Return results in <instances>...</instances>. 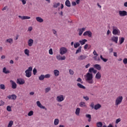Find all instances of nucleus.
Masks as SVG:
<instances>
[{
    "label": "nucleus",
    "mask_w": 127,
    "mask_h": 127,
    "mask_svg": "<svg viewBox=\"0 0 127 127\" xmlns=\"http://www.w3.org/2000/svg\"><path fill=\"white\" fill-rule=\"evenodd\" d=\"M85 80L89 84H93L94 82L93 80V74L89 72L87 73L85 75Z\"/></svg>",
    "instance_id": "obj_1"
},
{
    "label": "nucleus",
    "mask_w": 127,
    "mask_h": 127,
    "mask_svg": "<svg viewBox=\"0 0 127 127\" xmlns=\"http://www.w3.org/2000/svg\"><path fill=\"white\" fill-rule=\"evenodd\" d=\"M123 100V96L117 97L116 99V101L115 102V105H116V106H118V105L122 104Z\"/></svg>",
    "instance_id": "obj_2"
},
{
    "label": "nucleus",
    "mask_w": 127,
    "mask_h": 127,
    "mask_svg": "<svg viewBox=\"0 0 127 127\" xmlns=\"http://www.w3.org/2000/svg\"><path fill=\"white\" fill-rule=\"evenodd\" d=\"M113 31H112V34L115 35H119L120 34V31L116 26H113Z\"/></svg>",
    "instance_id": "obj_3"
},
{
    "label": "nucleus",
    "mask_w": 127,
    "mask_h": 127,
    "mask_svg": "<svg viewBox=\"0 0 127 127\" xmlns=\"http://www.w3.org/2000/svg\"><path fill=\"white\" fill-rule=\"evenodd\" d=\"M67 52V49L65 47H62L60 49V54L63 55Z\"/></svg>",
    "instance_id": "obj_4"
},
{
    "label": "nucleus",
    "mask_w": 127,
    "mask_h": 127,
    "mask_svg": "<svg viewBox=\"0 0 127 127\" xmlns=\"http://www.w3.org/2000/svg\"><path fill=\"white\" fill-rule=\"evenodd\" d=\"M56 100L58 102H61L64 100V97L63 95H60L58 96H57Z\"/></svg>",
    "instance_id": "obj_5"
},
{
    "label": "nucleus",
    "mask_w": 127,
    "mask_h": 127,
    "mask_svg": "<svg viewBox=\"0 0 127 127\" xmlns=\"http://www.w3.org/2000/svg\"><path fill=\"white\" fill-rule=\"evenodd\" d=\"M88 36L89 38H91L92 36V32L90 31H87L86 32H84L83 33V36Z\"/></svg>",
    "instance_id": "obj_6"
},
{
    "label": "nucleus",
    "mask_w": 127,
    "mask_h": 127,
    "mask_svg": "<svg viewBox=\"0 0 127 127\" xmlns=\"http://www.w3.org/2000/svg\"><path fill=\"white\" fill-rule=\"evenodd\" d=\"M119 14L120 16H126L127 15V12L125 10H120Z\"/></svg>",
    "instance_id": "obj_7"
},
{
    "label": "nucleus",
    "mask_w": 127,
    "mask_h": 127,
    "mask_svg": "<svg viewBox=\"0 0 127 127\" xmlns=\"http://www.w3.org/2000/svg\"><path fill=\"white\" fill-rule=\"evenodd\" d=\"M25 83L23 79L17 78V83L19 85H23Z\"/></svg>",
    "instance_id": "obj_8"
},
{
    "label": "nucleus",
    "mask_w": 127,
    "mask_h": 127,
    "mask_svg": "<svg viewBox=\"0 0 127 127\" xmlns=\"http://www.w3.org/2000/svg\"><path fill=\"white\" fill-rule=\"evenodd\" d=\"M7 98L9 100H16L17 96L16 95H14V94L11 95H8V96H7Z\"/></svg>",
    "instance_id": "obj_9"
},
{
    "label": "nucleus",
    "mask_w": 127,
    "mask_h": 127,
    "mask_svg": "<svg viewBox=\"0 0 127 127\" xmlns=\"http://www.w3.org/2000/svg\"><path fill=\"white\" fill-rule=\"evenodd\" d=\"M36 105H37L38 107H39L40 109H45V111H47V108L45 107V106H42L41 103H40V101L36 102Z\"/></svg>",
    "instance_id": "obj_10"
},
{
    "label": "nucleus",
    "mask_w": 127,
    "mask_h": 127,
    "mask_svg": "<svg viewBox=\"0 0 127 127\" xmlns=\"http://www.w3.org/2000/svg\"><path fill=\"white\" fill-rule=\"evenodd\" d=\"M86 28H79L77 29V32H79V36H81L83 32L85 31Z\"/></svg>",
    "instance_id": "obj_11"
},
{
    "label": "nucleus",
    "mask_w": 127,
    "mask_h": 127,
    "mask_svg": "<svg viewBox=\"0 0 127 127\" xmlns=\"http://www.w3.org/2000/svg\"><path fill=\"white\" fill-rule=\"evenodd\" d=\"M110 40H111L113 42H115V43L116 44H118V37H115V36L112 37Z\"/></svg>",
    "instance_id": "obj_12"
},
{
    "label": "nucleus",
    "mask_w": 127,
    "mask_h": 127,
    "mask_svg": "<svg viewBox=\"0 0 127 127\" xmlns=\"http://www.w3.org/2000/svg\"><path fill=\"white\" fill-rule=\"evenodd\" d=\"M10 82L11 83V85H12V89H16L17 87V84L16 82H14L13 80H10Z\"/></svg>",
    "instance_id": "obj_13"
},
{
    "label": "nucleus",
    "mask_w": 127,
    "mask_h": 127,
    "mask_svg": "<svg viewBox=\"0 0 127 127\" xmlns=\"http://www.w3.org/2000/svg\"><path fill=\"white\" fill-rule=\"evenodd\" d=\"M57 60L64 61L65 60V57L64 56L62 57L61 55H58L56 56Z\"/></svg>",
    "instance_id": "obj_14"
},
{
    "label": "nucleus",
    "mask_w": 127,
    "mask_h": 127,
    "mask_svg": "<svg viewBox=\"0 0 127 127\" xmlns=\"http://www.w3.org/2000/svg\"><path fill=\"white\" fill-rule=\"evenodd\" d=\"M18 17L19 18H21L22 20H26V19H30L31 18L30 17H29L27 16H22L21 15H19Z\"/></svg>",
    "instance_id": "obj_15"
},
{
    "label": "nucleus",
    "mask_w": 127,
    "mask_h": 127,
    "mask_svg": "<svg viewBox=\"0 0 127 127\" xmlns=\"http://www.w3.org/2000/svg\"><path fill=\"white\" fill-rule=\"evenodd\" d=\"M93 67L98 70H101V66L99 64H95L93 65Z\"/></svg>",
    "instance_id": "obj_16"
},
{
    "label": "nucleus",
    "mask_w": 127,
    "mask_h": 127,
    "mask_svg": "<svg viewBox=\"0 0 127 127\" xmlns=\"http://www.w3.org/2000/svg\"><path fill=\"white\" fill-rule=\"evenodd\" d=\"M87 58V56L86 55H80L78 57V60H84Z\"/></svg>",
    "instance_id": "obj_17"
},
{
    "label": "nucleus",
    "mask_w": 127,
    "mask_h": 127,
    "mask_svg": "<svg viewBox=\"0 0 127 127\" xmlns=\"http://www.w3.org/2000/svg\"><path fill=\"white\" fill-rule=\"evenodd\" d=\"M33 44V40L32 39H29L28 41V45L29 47H31Z\"/></svg>",
    "instance_id": "obj_18"
},
{
    "label": "nucleus",
    "mask_w": 127,
    "mask_h": 127,
    "mask_svg": "<svg viewBox=\"0 0 127 127\" xmlns=\"http://www.w3.org/2000/svg\"><path fill=\"white\" fill-rule=\"evenodd\" d=\"M5 43L12 44V43H13V39L11 38L7 39V40H6Z\"/></svg>",
    "instance_id": "obj_19"
},
{
    "label": "nucleus",
    "mask_w": 127,
    "mask_h": 127,
    "mask_svg": "<svg viewBox=\"0 0 127 127\" xmlns=\"http://www.w3.org/2000/svg\"><path fill=\"white\" fill-rule=\"evenodd\" d=\"M36 20L38 21V22L43 23L44 22V19L40 17H36Z\"/></svg>",
    "instance_id": "obj_20"
},
{
    "label": "nucleus",
    "mask_w": 127,
    "mask_h": 127,
    "mask_svg": "<svg viewBox=\"0 0 127 127\" xmlns=\"http://www.w3.org/2000/svg\"><path fill=\"white\" fill-rule=\"evenodd\" d=\"M101 108V105L100 104H97L95 105L94 107V109H95V110H98V109H100Z\"/></svg>",
    "instance_id": "obj_21"
},
{
    "label": "nucleus",
    "mask_w": 127,
    "mask_h": 127,
    "mask_svg": "<svg viewBox=\"0 0 127 127\" xmlns=\"http://www.w3.org/2000/svg\"><path fill=\"white\" fill-rule=\"evenodd\" d=\"M65 5L68 7H71V2L69 1V0H66L65 2Z\"/></svg>",
    "instance_id": "obj_22"
},
{
    "label": "nucleus",
    "mask_w": 127,
    "mask_h": 127,
    "mask_svg": "<svg viewBox=\"0 0 127 127\" xmlns=\"http://www.w3.org/2000/svg\"><path fill=\"white\" fill-rule=\"evenodd\" d=\"M95 78L97 79H100L101 78V74L100 72H98V73H96V74L95 75Z\"/></svg>",
    "instance_id": "obj_23"
},
{
    "label": "nucleus",
    "mask_w": 127,
    "mask_h": 127,
    "mask_svg": "<svg viewBox=\"0 0 127 127\" xmlns=\"http://www.w3.org/2000/svg\"><path fill=\"white\" fill-rule=\"evenodd\" d=\"M79 42L80 44H81V45H85L86 42H87V40L84 39L83 40H80L79 41Z\"/></svg>",
    "instance_id": "obj_24"
},
{
    "label": "nucleus",
    "mask_w": 127,
    "mask_h": 127,
    "mask_svg": "<svg viewBox=\"0 0 127 127\" xmlns=\"http://www.w3.org/2000/svg\"><path fill=\"white\" fill-rule=\"evenodd\" d=\"M79 113H80V108H77L76 109H75V114L77 116H79Z\"/></svg>",
    "instance_id": "obj_25"
},
{
    "label": "nucleus",
    "mask_w": 127,
    "mask_h": 127,
    "mask_svg": "<svg viewBox=\"0 0 127 127\" xmlns=\"http://www.w3.org/2000/svg\"><path fill=\"white\" fill-rule=\"evenodd\" d=\"M124 42H125L124 37H121V38H119V44L122 45Z\"/></svg>",
    "instance_id": "obj_26"
},
{
    "label": "nucleus",
    "mask_w": 127,
    "mask_h": 127,
    "mask_svg": "<svg viewBox=\"0 0 127 127\" xmlns=\"http://www.w3.org/2000/svg\"><path fill=\"white\" fill-rule=\"evenodd\" d=\"M25 73H26V76L28 78H30L31 76V71H25Z\"/></svg>",
    "instance_id": "obj_27"
},
{
    "label": "nucleus",
    "mask_w": 127,
    "mask_h": 127,
    "mask_svg": "<svg viewBox=\"0 0 127 127\" xmlns=\"http://www.w3.org/2000/svg\"><path fill=\"white\" fill-rule=\"evenodd\" d=\"M54 73L55 74V76H58L60 75V71L58 69H55L54 70Z\"/></svg>",
    "instance_id": "obj_28"
},
{
    "label": "nucleus",
    "mask_w": 127,
    "mask_h": 127,
    "mask_svg": "<svg viewBox=\"0 0 127 127\" xmlns=\"http://www.w3.org/2000/svg\"><path fill=\"white\" fill-rule=\"evenodd\" d=\"M79 107L86 108L87 106L85 102H81L79 103Z\"/></svg>",
    "instance_id": "obj_29"
},
{
    "label": "nucleus",
    "mask_w": 127,
    "mask_h": 127,
    "mask_svg": "<svg viewBox=\"0 0 127 127\" xmlns=\"http://www.w3.org/2000/svg\"><path fill=\"white\" fill-rule=\"evenodd\" d=\"M24 53L25 54V55H26L27 56H30V51L28 49H25L24 50Z\"/></svg>",
    "instance_id": "obj_30"
},
{
    "label": "nucleus",
    "mask_w": 127,
    "mask_h": 127,
    "mask_svg": "<svg viewBox=\"0 0 127 127\" xmlns=\"http://www.w3.org/2000/svg\"><path fill=\"white\" fill-rule=\"evenodd\" d=\"M3 73L5 74H8L10 73V71L9 70L6 69V67H3Z\"/></svg>",
    "instance_id": "obj_31"
},
{
    "label": "nucleus",
    "mask_w": 127,
    "mask_h": 127,
    "mask_svg": "<svg viewBox=\"0 0 127 127\" xmlns=\"http://www.w3.org/2000/svg\"><path fill=\"white\" fill-rule=\"evenodd\" d=\"M77 86L79 87V88L83 89H85L86 88V87L84 85H82L80 83H77Z\"/></svg>",
    "instance_id": "obj_32"
},
{
    "label": "nucleus",
    "mask_w": 127,
    "mask_h": 127,
    "mask_svg": "<svg viewBox=\"0 0 127 127\" xmlns=\"http://www.w3.org/2000/svg\"><path fill=\"white\" fill-rule=\"evenodd\" d=\"M93 59H94V60H95L96 61H97V62H100L101 61V59H100V57H97V56L93 57Z\"/></svg>",
    "instance_id": "obj_33"
},
{
    "label": "nucleus",
    "mask_w": 127,
    "mask_h": 127,
    "mask_svg": "<svg viewBox=\"0 0 127 127\" xmlns=\"http://www.w3.org/2000/svg\"><path fill=\"white\" fill-rule=\"evenodd\" d=\"M60 123V120L58 119H56L54 120V125H58Z\"/></svg>",
    "instance_id": "obj_34"
},
{
    "label": "nucleus",
    "mask_w": 127,
    "mask_h": 127,
    "mask_svg": "<svg viewBox=\"0 0 127 127\" xmlns=\"http://www.w3.org/2000/svg\"><path fill=\"white\" fill-rule=\"evenodd\" d=\"M81 46H80L78 49L75 52V54H78V53H80L81 52Z\"/></svg>",
    "instance_id": "obj_35"
},
{
    "label": "nucleus",
    "mask_w": 127,
    "mask_h": 127,
    "mask_svg": "<svg viewBox=\"0 0 127 127\" xmlns=\"http://www.w3.org/2000/svg\"><path fill=\"white\" fill-rule=\"evenodd\" d=\"M80 46V44H79V43H78V42L75 43L74 44V48H78Z\"/></svg>",
    "instance_id": "obj_36"
},
{
    "label": "nucleus",
    "mask_w": 127,
    "mask_h": 127,
    "mask_svg": "<svg viewBox=\"0 0 127 127\" xmlns=\"http://www.w3.org/2000/svg\"><path fill=\"white\" fill-rule=\"evenodd\" d=\"M103 124L102 122L96 123V127H102Z\"/></svg>",
    "instance_id": "obj_37"
},
{
    "label": "nucleus",
    "mask_w": 127,
    "mask_h": 127,
    "mask_svg": "<svg viewBox=\"0 0 127 127\" xmlns=\"http://www.w3.org/2000/svg\"><path fill=\"white\" fill-rule=\"evenodd\" d=\"M45 75H41L40 76H39V80L40 81H42L44 80L45 78Z\"/></svg>",
    "instance_id": "obj_38"
},
{
    "label": "nucleus",
    "mask_w": 127,
    "mask_h": 127,
    "mask_svg": "<svg viewBox=\"0 0 127 127\" xmlns=\"http://www.w3.org/2000/svg\"><path fill=\"white\" fill-rule=\"evenodd\" d=\"M59 6H60V3H54V5H53V7L55 8H57Z\"/></svg>",
    "instance_id": "obj_39"
},
{
    "label": "nucleus",
    "mask_w": 127,
    "mask_h": 127,
    "mask_svg": "<svg viewBox=\"0 0 127 127\" xmlns=\"http://www.w3.org/2000/svg\"><path fill=\"white\" fill-rule=\"evenodd\" d=\"M100 59L103 61V62H107L108 61V59H104L102 55H100Z\"/></svg>",
    "instance_id": "obj_40"
},
{
    "label": "nucleus",
    "mask_w": 127,
    "mask_h": 127,
    "mask_svg": "<svg viewBox=\"0 0 127 127\" xmlns=\"http://www.w3.org/2000/svg\"><path fill=\"white\" fill-rule=\"evenodd\" d=\"M13 125V121H10L9 123H8L7 127H11Z\"/></svg>",
    "instance_id": "obj_41"
},
{
    "label": "nucleus",
    "mask_w": 127,
    "mask_h": 127,
    "mask_svg": "<svg viewBox=\"0 0 127 127\" xmlns=\"http://www.w3.org/2000/svg\"><path fill=\"white\" fill-rule=\"evenodd\" d=\"M94 68L93 67H90L89 68V70H88V73H92V72H93V71L94 70Z\"/></svg>",
    "instance_id": "obj_42"
},
{
    "label": "nucleus",
    "mask_w": 127,
    "mask_h": 127,
    "mask_svg": "<svg viewBox=\"0 0 127 127\" xmlns=\"http://www.w3.org/2000/svg\"><path fill=\"white\" fill-rule=\"evenodd\" d=\"M0 89H1L2 90H5V87L4 84H1L0 85Z\"/></svg>",
    "instance_id": "obj_43"
},
{
    "label": "nucleus",
    "mask_w": 127,
    "mask_h": 127,
    "mask_svg": "<svg viewBox=\"0 0 127 127\" xmlns=\"http://www.w3.org/2000/svg\"><path fill=\"white\" fill-rule=\"evenodd\" d=\"M32 71V67L30 66L28 67V69H26L25 71L26 72H31Z\"/></svg>",
    "instance_id": "obj_44"
},
{
    "label": "nucleus",
    "mask_w": 127,
    "mask_h": 127,
    "mask_svg": "<svg viewBox=\"0 0 127 127\" xmlns=\"http://www.w3.org/2000/svg\"><path fill=\"white\" fill-rule=\"evenodd\" d=\"M51 90V87H47L45 88V93H48Z\"/></svg>",
    "instance_id": "obj_45"
},
{
    "label": "nucleus",
    "mask_w": 127,
    "mask_h": 127,
    "mask_svg": "<svg viewBox=\"0 0 127 127\" xmlns=\"http://www.w3.org/2000/svg\"><path fill=\"white\" fill-rule=\"evenodd\" d=\"M28 116H32L33 115V111H31L28 114Z\"/></svg>",
    "instance_id": "obj_46"
},
{
    "label": "nucleus",
    "mask_w": 127,
    "mask_h": 127,
    "mask_svg": "<svg viewBox=\"0 0 127 127\" xmlns=\"http://www.w3.org/2000/svg\"><path fill=\"white\" fill-rule=\"evenodd\" d=\"M4 104H5V102H3L2 100L0 101V107L4 106Z\"/></svg>",
    "instance_id": "obj_47"
},
{
    "label": "nucleus",
    "mask_w": 127,
    "mask_h": 127,
    "mask_svg": "<svg viewBox=\"0 0 127 127\" xmlns=\"http://www.w3.org/2000/svg\"><path fill=\"white\" fill-rule=\"evenodd\" d=\"M7 111L8 112H11V107L10 106H7Z\"/></svg>",
    "instance_id": "obj_48"
},
{
    "label": "nucleus",
    "mask_w": 127,
    "mask_h": 127,
    "mask_svg": "<svg viewBox=\"0 0 127 127\" xmlns=\"http://www.w3.org/2000/svg\"><path fill=\"white\" fill-rule=\"evenodd\" d=\"M49 53L50 55H53V51L52 49H50L49 50Z\"/></svg>",
    "instance_id": "obj_49"
},
{
    "label": "nucleus",
    "mask_w": 127,
    "mask_h": 127,
    "mask_svg": "<svg viewBox=\"0 0 127 127\" xmlns=\"http://www.w3.org/2000/svg\"><path fill=\"white\" fill-rule=\"evenodd\" d=\"M121 120L120 118L117 119L116 120V124H119V123L121 122Z\"/></svg>",
    "instance_id": "obj_50"
},
{
    "label": "nucleus",
    "mask_w": 127,
    "mask_h": 127,
    "mask_svg": "<svg viewBox=\"0 0 127 127\" xmlns=\"http://www.w3.org/2000/svg\"><path fill=\"white\" fill-rule=\"evenodd\" d=\"M22 4L25 5L26 4V1H27V0H21Z\"/></svg>",
    "instance_id": "obj_51"
},
{
    "label": "nucleus",
    "mask_w": 127,
    "mask_h": 127,
    "mask_svg": "<svg viewBox=\"0 0 127 127\" xmlns=\"http://www.w3.org/2000/svg\"><path fill=\"white\" fill-rule=\"evenodd\" d=\"M123 63H124V64H127V59H126V58L124 59Z\"/></svg>",
    "instance_id": "obj_52"
},
{
    "label": "nucleus",
    "mask_w": 127,
    "mask_h": 127,
    "mask_svg": "<svg viewBox=\"0 0 127 127\" xmlns=\"http://www.w3.org/2000/svg\"><path fill=\"white\" fill-rule=\"evenodd\" d=\"M33 30L32 26H29L28 29V32H31Z\"/></svg>",
    "instance_id": "obj_53"
},
{
    "label": "nucleus",
    "mask_w": 127,
    "mask_h": 127,
    "mask_svg": "<svg viewBox=\"0 0 127 127\" xmlns=\"http://www.w3.org/2000/svg\"><path fill=\"white\" fill-rule=\"evenodd\" d=\"M44 77H45V78H50L51 75L49 74H46L45 75H44Z\"/></svg>",
    "instance_id": "obj_54"
},
{
    "label": "nucleus",
    "mask_w": 127,
    "mask_h": 127,
    "mask_svg": "<svg viewBox=\"0 0 127 127\" xmlns=\"http://www.w3.org/2000/svg\"><path fill=\"white\" fill-rule=\"evenodd\" d=\"M69 72L70 75H72L74 74V71L72 69H69Z\"/></svg>",
    "instance_id": "obj_55"
},
{
    "label": "nucleus",
    "mask_w": 127,
    "mask_h": 127,
    "mask_svg": "<svg viewBox=\"0 0 127 127\" xmlns=\"http://www.w3.org/2000/svg\"><path fill=\"white\" fill-rule=\"evenodd\" d=\"M90 107L91 108V109H94V103L92 102L90 104Z\"/></svg>",
    "instance_id": "obj_56"
},
{
    "label": "nucleus",
    "mask_w": 127,
    "mask_h": 127,
    "mask_svg": "<svg viewBox=\"0 0 127 127\" xmlns=\"http://www.w3.org/2000/svg\"><path fill=\"white\" fill-rule=\"evenodd\" d=\"M37 69H36V68H34L33 70V74L35 75L37 73Z\"/></svg>",
    "instance_id": "obj_57"
},
{
    "label": "nucleus",
    "mask_w": 127,
    "mask_h": 127,
    "mask_svg": "<svg viewBox=\"0 0 127 127\" xmlns=\"http://www.w3.org/2000/svg\"><path fill=\"white\" fill-rule=\"evenodd\" d=\"M93 54L94 55V56H98L99 55L97 53V52L95 51V50H94L93 52Z\"/></svg>",
    "instance_id": "obj_58"
},
{
    "label": "nucleus",
    "mask_w": 127,
    "mask_h": 127,
    "mask_svg": "<svg viewBox=\"0 0 127 127\" xmlns=\"http://www.w3.org/2000/svg\"><path fill=\"white\" fill-rule=\"evenodd\" d=\"M83 98L85 99L86 101H88L89 98L88 96H83Z\"/></svg>",
    "instance_id": "obj_59"
},
{
    "label": "nucleus",
    "mask_w": 127,
    "mask_h": 127,
    "mask_svg": "<svg viewBox=\"0 0 127 127\" xmlns=\"http://www.w3.org/2000/svg\"><path fill=\"white\" fill-rule=\"evenodd\" d=\"M86 117L88 118L89 119H91V115L87 114L86 115Z\"/></svg>",
    "instance_id": "obj_60"
},
{
    "label": "nucleus",
    "mask_w": 127,
    "mask_h": 127,
    "mask_svg": "<svg viewBox=\"0 0 127 127\" xmlns=\"http://www.w3.org/2000/svg\"><path fill=\"white\" fill-rule=\"evenodd\" d=\"M90 65H91V64H87L85 65L86 68H88L90 66Z\"/></svg>",
    "instance_id": "obj_61"
},
{
    "label": "nucleus",
    "mask_w": 127,
    "mask_h": 127,
    "mask_svg": "<svg viewBox=\"0 0 127 127\" xmlns=\"http://www.w3.org/2000/svg\"><path fill=\"white\" fill-rule=\"evenodd\" d=\"M77 81L79 82H81L82 79L80 78H78L77 79Z\"/></svg>",
    "instance_id": "obj_62"
},
{
    "label": "nucleus",
    "mask_w": 127,
    "mask_h": 127,
    "mask_svg": "<svg viewBox=\"0 0 127 127\" xmlns=\"http://www.w3.org/2000/svg\"><path fill=\"white\" fill-rule=\"evenodd\" d=\"M88 47V44H86L85 46H84V49H87Z\"/></svg>",
    "instance_id": "obj_63"
},
{
    "label": "nucleus",
    "mask_w": 127,
    "mask_h": 127,
    "mask_svg": "<svg viewBox=\"0 0 127 127\" xmlns=\"http://www.w3.org/2000/svg\"><path fill=\"white\" fill-rule=\"evenodd\" d=\"M72 6H76V3L74 1L72 2Z\"/></svg>",
    "instance_id": "obj_64"
}]
</instances>
